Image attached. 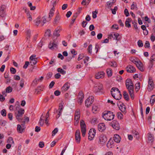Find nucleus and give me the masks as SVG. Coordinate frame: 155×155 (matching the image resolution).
Returning a JSON list of instances; mask_svg holds the SVG:
<instances>
[{
	"mask_svg": "<svg viewBox=\"0 0 155 155\" xmlns=\"http://www.w3.org/2000/svg\"><path fill=\"white\" fill-rule=\"evenodd\" d=\"M126 86L131 99L133 100L134 98V84L130 79L127 78L126 80Z\"/></svg>",
	"mask_w": 155,
	"mask_h": 155,
	"instance_id": "f257e3e1",
	"label": "nucleus"
},
{
	"mask_svg": "<svg viewBox=\"0 0 155 155\" xmlns=\"http://www.w3.org/2000/svg\"><path fill=\"white\" fill-rule=\"evenodd\" d=\"M110 93L112 96L116 100H119L122 97L121 92L119 89L116 87H113L111 89Z\"/></svg>",
	"mask_w": 155,
	"mask_h": 155,
	"instance_id": "f03ea898",
	"label": "nucleus"
},
{
	"mask_svg": "<svg viewBox=\"0 0 155 155\" xmlns=\"http://www.w3.org/2000/svg\"><path fill=\"white\" fill-rule=\"evenodd\" d=\"M114 114L110 111H105L102 114V117L106 120L110 121L113 120L114 117Z\"/></svg>",
	"mask_w": 155,
	"mask_h": 155,
	"instance_id": "7ed1b4c3",
	"label": "nucleus"
},
{
	"mask_svg": "<svg viewBox=\"0 0 155 155\" xmlns=\"http://www.w3.org/2000/svg\"><path fill=\"white\" fill-rule=\"evenodd\" d=\"M54 8L53 7L50 11V12L49 13V17L46 19V16H44L42 18L41 21H42L43 24L42 25H43L44 24H45L46 22H48L50 21L54 14Z\"/></svg>",
	"mask_w": 155,
	"mask_h": 155,
	"instance_id": "20e7f679",
	"label": "nucleus"
},
{
	"mask_svg": "<svg viewBox=\"0 0 155 155\" xmlns=\"http://www.w3.org/2000/svg\"><path fill=\"white\" fill-rule=\"evenodd\" d=\"M25 112L24 110L21 108H20L19 110L18 111V114L15 115V117L16 119L19 122L22 121V119L20 118L22 116L23 114H24Z\"/></svg>",
	"mask_w": 155,
	"mask_h": 155,
	"instance_id": "39448f33",
	"label": "nucleus"
},
{
	"mask_svg": "<svg viewBox=\"0 0 155 155\" xmlns=\"http://www.w3.org/2000/svg\"><path fill=\"white\" fill-rule=\"evenodd\" d=\"M103 90V85L101 83H99L97 84H95L94 87V91L96 93L98 92H101L103 93L102 90Z\"/></svg>",
	"mask_w": 155,
	"mask_h": 155,
	"instance_id": "423d86ee",
	"label": "nucleus"
},
{
	"mask_svg": "<svg viewBox=\"0 0 155 155\" xmlns=\"http://www.w3.org/2000/svg\"><path fill=\"white\" fill-rule=\"evenodd\" d=\"M94 100V98L93 96H90L85 101V106L87 107H89L93 102Z\"/></svg>",
	"mask_w": 155,
	"mask_h": 155,
	"instance_id": "0eeeda50",
	"label": "nucleus"
},
{
	"mask_svg": "<svg viewBox=\"0 0 155 155\" xmlns=\"http://www.w3.org/2000/svg\"><path fill=\"white\" fill-rule=\"evenodd\" d=\"M148 83V85L147 89L148 91L150 92L153 90L154 87L152 78L150 77H149Z\"/></svg>",
	"mask_w": 155,
	"mask_h": 155,
	"instance_id": "6e6552de",
	"label": "nucleus"
},
{
	"mask_svg": "<svg viewBox=\"0 0 155 155\" xmlns=\"http://www.w3.org/2000/svg\"><path fill=\"white\" fill-rule=\"evenodd\" d=\"M58 42L57 38L53 40L52 42H50L49 44L48 47L50 49L53 50L55 48H57Z\"/></svg>",
	"mask_w": 155,
	"mask_h": 155,
	"instance_id": "1a4fd4ad",
	"label": "nucleus"
},
{
	"mask_svg": "<svg viewBox=\"0 0 155 155\" xmlns=\"http://www.w3.org/2000/svg\"><path fill=\"white\" fill-rule=\"evenodd\" d=\"M107 141V138L106 135L103 134H101L99 137L98 143L103 144Z\"/></svg>",
	"mask_w": 155,
	"mask_h": 155,
	"instance_id": "9d476101",
	"label": "nucleus"
},
{
	"mask_svg": "<svg viewBox=\"0 0 155 155\" xmlns=\"http://www.w3.org/2000/svg\"><path fill=\"white\" fill-rule=\"evenodd\" d=\"M75 139L76 142L77 143H79L81 140V136L80 130H76L75 133Z\"/></svg>",
	"mask_w": 155,
	"mask_h": 155,
	"instance_id": "9b49d317",
	"label": "nucleus"
},
{
	"mask_svg": "<svg viewBox=\"0 0 155 155\" xmlns=\"http://www.w3.org/2000/svg\"><path fill=\"white\" fill-rule=\"evenodd\" d=\"M80 127L81 132H86V126L84 120H81L80 122Z\"/></svg>",
	"mask_w": 155,
	"mask_h": 155,
	"instance_id": "f8f14e48",
	"label": "nucleus"
},
{
	"mask_svg": "<svg viewBox=\"0 0 155 155\" xmlns=\"http://www.w3.org/2000/svg\"><path fill=\"white\" fill-rule=\"evenodd\" d=\"M126 70L127 72L130 73H133L135 72L136 69L132 66L129 65L126 67Z\"/></svg>",
	"mask_w": 155,
	"mask_h": 155,
	"instance_id": "ddd939ff",
	"label": "nucleus"
},
{
	"mask_svg": "<svg viewBox=\"0 0 155 155\" xmlns=\"http://www.w3.org/2000/svg\"><path fill=\"white\" fill-rule=\"evenodd\" d=\"M61 30L62 29L60 27H58L55 29L53 34V35L56 36L57 37L59 36H60L59 33Z\"/></svg>",
	"mask_w": 155,
	"mask_h": 155,
	"instance_id": "4468645a",
	"label": "nucleus"
},
{
	"mask_svg": "<svg viewBox=\"0 0 155 155\" xmlns=\"http://www.w3.org/2000/svg\"><path fill=\"white\" fill-rule=\"evenodd\" d=\"M98 129V130L101 132H102L104 130L106 127L105 124L104 123H100L97 126Z\"/></svg>",
	"mask_w": 155,
	"mask_h": 155,
	"instance_id": "2eb2a0df",
	"label": "nucleus"
},
{
	"mask_svg": "<svg viewBox=\"0 0 155 155\" xmlns=\"http://www.w3.org/2000/svg\"><path fill=\"white\" fill-rule=\"evenodd\" d=\"M78 97L79 100V102L80 103V104L81 105L83 101L84 97V94L82 91H81L79 92Z\"/></svg>",
	"mask_w": 155,
	"mask_h": 155,
	"instance_id": "dca6fc26",
	"label": "nucleus"
},
{
	"mask_svg": "<svg viewBox=\"0 0 155 155\" xmlns=\"http://www.w3.org/2000/svg\"><path fill=\"white\" fill-rule=\"evenodd\" d=\"M104 74L103 71L98 72L96 74V78L97 79L102 78L104 77Z\"/></svg>",
	"mask_w": 155,
	"mask_h": 155,
	"instance_id": "f3484780",
	"label": "nucleus"
},
{
	"mask_svg": "<svg viewBox=\"0 0 155 155\" xmlns=\"http://www.w3.org/2000/svg\"><path fill=\"white\" fill-rule=\"evenodd\" d=\"M51 30L49 29H47L45 32L44 37H43L42 39H47V38L50 37L51 36Z\"/></svg>",
	"mask_w": 155,
	"mask_h": 155,
	"instance_id": "a211bd4d",
	"label": "nucleus"
},
{
	"mask_svg": "<svg viewBox=\"0 0 155 155\" xmlns=\"http://www.w3.org/2000/svg\"><path fill=\"white\" fill-rule=\"evenodd\" d=\"M147 136L148 141V143H152L153 142L154 140L153 135L150 133H148L147 134Z\"/></svg>",
	"mask_w": 155,
	"mask_h": 155,
	"instance_id": "6ab92c4d",
	"label": "nucleus"
},
{
	"mask_svg": "<svg viewBox=\"0 0 155 155\" xmlns=\"http://www.w3.org/2000/svg\"><path fill=\"white\" fill-rule=\"evenodd\" d=\"M5 5H2L0 7V15L1 17H3L5 16Z\"/></svg>",
	"mask_w": 155,
	"mask_h": 155,
	"instance_id": "aec40b11",
	"label": "nucleus"
},
{
	"mask_svg": "<svg viewBox=\"0 0 155 155\" xmlns=\"http://www.w3.org/2000/svg\"><path fill=\"white\" fill-rule=\"evenodd\" d=\"M92 130L91 129H90L88 133V139L90 140H92L95 135L92 133Z\"/></svg>",
	"mask_w": 155,
	"mask_h": 155,
	"instance_id": "412c9836",
	"label": "nucleus"
},
{
	"mask_svg": "<svg viewBox=\"0 0 155 155\" xmlns=\"http://www.w3.org/2000/svg\"><path fill=\"white\" fill-rule=\"evenodd\" d=\"M121 138L119 135L116 134L114 135V141L117 143H119L120 141Z\"/></svg>",
	"mask_w": 155,
	"mask_h": 155,
	"instance_id": "4be33fe9",
	"label": "nucleus"
},
{
	"mask_svg": "<svg viewBox=\"0 0 155 155\" xmlns=\"http://www.w3.org/2000/svg\"><path fill=\"white\" fill-rule=\"evenodd\" d=\"M131 20V19L130 18H127L125 21V24L126 27L129 28L131 27V25L130 23Z\"/></svg>",
	"mask_w": 155,
	"mask_h": 155,
	"instance_id": "5701e85b",
	"label": "nucleus"
},
{
	"mask_svg": "<svg viewBox=\"0 0 155 155\" xmlns=\"http://www.w3.org/2000/svg\"><path fill=\"white\" fill-rule=\"evenodd\" d=\"M136 65L137 68L141 71L143 70L142 63L140 61H138Z\"/></svg>",
	"mask_w": 155,
	"mask_h": 155,
	"instance_id": "b1692460",
	"label": "nucleus"
},
{
	"mask_svg": "<svg viewBox=\"0 0 155 155\" xmlns=\"http://www.w3.org/2000/svg\"><path fill=\"white\" fill-rule=\"evenodd\" d=\"M106 73L108 77H111L112 75V70L110 68H107L106 70Z\"/></svg>",
	"mask_w": 155,
	"mask_h": 155,
	"instance_id": "393cba45",
	"label": "nucleus"
},
{
	"mask_svg": "<svg viewBox=\"0 0 155 155\" xmlns=\"http://www.w3.org/2000/svg\"><path fill=\"white\" fill-rule=\"evenodd\" d=\"M119 109L123 113L125 114L126 113V107L124 104L119 106Z\"/></svg>",
	"mask_w": 155,
	"mask_h": 155,
	"instance_id": "a878e982",
	"label": "nucleus"
},
{
	"mask_svg": "<svg viewBox=\"0 0 155 155\" xmlns=\"http://www.w3.org/2000/svg\"><path fill=\"white\" fill-rule=\"evenodd\" d=\"M123 95L124 99L127 101L129 100V97L128 93L126 91H124L123 93Z\"/></svg>",
	"mask_w": 155,
	"mask_h": 155,
	"instance_id": "bb28decb",
	"label": "nucleus"
},
{
	"mask_svg": "<svg viewBox=\"0 0 155 155\" xmlns=\"http://www.w3.org/2000/svg\"><path fill=\"white\" fill-rule=\"evenodd\" d=\"M69 87V86L68 85V84L65 83L64 84L62 88V89L66 91L68 90Z\"/></svg>",
	"mask_w": 155,
	"mask_h": 155,
	"instance_id": "cd10ccee",
	"label": "nucleus"
},
{
	"mask_svg": "<svg viewBox=\"0 0 155 155\" xmlns=\"http://www.w3.org/2000/svg\"><path fill=\"white\" fill-rule=\"evenodd\" d=\"M17 130L18 132L19 133H22L24 129L22 128L21 125L20 124L17 125Z\"/></svg>",
	"mask_w": 155,
	"mask_h": 155,
	"instance_id": "c85d7f7f",
	"label": "nucleus"
},
{
	"mask_svg": "<svg viewBox=\"0 0 155 155\" xmlns=\"http://www.w3.org/2000/svg\"><path fill=\"white\" fill-rule=\"evenodd\" d=\"M41 18L38 16L36 19V22H35V25L38 26L39 24L41 22V21L40 20Z\"/></svg>",
	"mask_w": 155,
	"mask_h": 155,
	"instance_id": "c756f323",
	"label": "nucleus"
},
{
	"mask_svg": "<svg viewBox=\"0 0 155 155\" xmlns=\"http://www.w3.org/2000/svg\"><path fill=\"white\" fill-rule=\"evenodd\" d=\"M37 58H35V59L31 60V61L30 62V63L31 65L32 66L36 64L37 62Z\"/></svg>",
	"mask_w": 155,
	"mask_h": 155,
	"instance_id": "7c9ffc66",
	"label": "nucleus"
},
{
	"mask_svg": "<svg viewBox=\"0 0 155 155\" xmlns=\"http://www.w3.org/2000/svg\"><path fill=\"white\" fill-rule=\"evenodd\" d=\"M57 71L58 72H60L62 74H64L66 73V71L63 70L61 68H58L57 69Z\"/></svg>",
	"mask_w": 155,
	"mask_h": 155,
	"instance_id": "2f4dec72",
	"label": "nucleus"
},
{
	"mask_svg": "<svg viewBox=\"0 0 155 155\" xmlns=\"http://www.w3.org/2000/svg\"><path fill=\"white\" fill-rule=\"evenodd\" d=\"M98 109L97 106L96 105H93L92 107V111L94 113H96Z\"/></svg>",
	"mask_w": 155,
	"mask_h": 155,
	"instance_id": "473e14b6",
	"label": "nucleus"
},
{
	"mask_svg": "<svg viewBox=\"0 0 155 155\" xmlns=\"http://www.w3.org/2000/svg\"><path fill=\"white\" fill-rule=\"evenodd\" d=\"M4 137V135L3 134H0V145L3 146V139Z\"/></svg>",
	"mask_w": 155,
	"mask_h": 155,
	"instance_id": "72a5a7b5",
	"label": "nucleus"
},
{
	"mask_svg": "<svg viewBox=\"0 0 155 155\" xmlns=\"http://www.w3.org/2000/svg\"><path fill=\"white\" fill-rule=\"evenodd\" d=\"M43 88L44 86L43 85L38 86L36 90L37 91V93H38L41 91H42Z\"/></svg>",
	"mask_w": 155,
	"mask_h": 155,
	"instance_id": "f704fd0d",
	"label": "nucleus"
},
{
	"mask_svg": "<svg viewBox=\"0 0 155 155\" xmlns=\"http://www.w3.org/2000/svg\"><path fill=\"white\" fill-rule=\"evenodd\" d=\"M119 36V34L118 33H114V36L113 38L114 39L118 41H119V39L118 38V37Z\"/></svg>",
	"mask_w": 155,
	"mask_h": 155,
	"instance_id": "c9c22d12",
	"label": "nucleus"
},
{
	"mask_svg": "<svg viewBox=\"0 0 155 155\" xmlns=\"http://www.w3.org/2000/svg\"><path fill=\"white\" fill-rule=\"evenodd\" d=\"M6 123L7 122L5 120H0V125L2 126L3 127L5 126Z\"/></svg>",
	"mask_w": 155,
	"mask_h": 155,
	"instance_id": "e433bc0d",
	"label": "nucleus"
},
{
	"mask_svg": "<svg viewBox=\"0 0 155 155\" xmlns=\"http://www.w3.org/2000/svg\"><path fill=\"white\" fill-rule=\"evenodd\" d=\"M112 127L116 130H118L120 129V127L119 124H116L115 125H113Z\"/></svg>",
	"mask_w": 155,
	"mask_h": 155,
	"instance_id": "4c0bfd02",
	"label": "nucleus"
},
{
	"mask_svg": "<svg viewBox=\"0 0 155 155\" xmlns=\"http://www.w3.org/2000/svg\"><path fill=\"white\" fill-rule=\"evenodd\" d=\"M44 120L43 119L42 117L41 116V117L38 124L41 126H43L44 124Z\"/></svg>",
	"mask_w": 155,
	"mask_h": 155,
	"instance_id": "58836bf2",
	"label": "nucleus"
},
{
	"mask_svg": "<svg viewBox=\"0 0 155 155\" xmlns=\"http://www.w3.org/2000/svg\"><path fill=\"white\" fill-rule=\"evenodd\" d=\"M5 90L7 93H9L12 91V89L11 86H9L6 87Z\"/></svg>",
	"mask_w": 155,
	"mask_h": 155,
	"instance_id": "ea45409f",
	"label": "nucleus"
},
{
	"mask_svg": "<svg viewBox=\"0 0 155 155\" xmlns=\"http://www.w3.org/2000/svg\"><path fill=\"white\" fill-rule=\"evenodd\" d=\"M97 119L96 118H93L91 120V123L93 124H95L97 123Z\"/></svg>",
	"mask_w": 155,
	"mask_h": 155,
	"instance_id": "a19ab883",
	"label": "nucleus"
},
{
	"mask_svg": "<svg viewBox=\"0 0 155 155\" xmlns=\"http://www.w3.org/2000/svg\"><path fill=\"white\" fill-rule=\"evenodd\" d=\"M92 45L91 44L87 48V51L88 53L90 54H91L92 53Z\"/></svg>",
	"mask_w": 155,
	"mask_h": 155,
	"instance_id": "79ce46f5",
	"label": "nucleus"
},
{
	"mask_svg": "<svg viewBox=\"0 0 155 155\" xmlns=\"http://www.w3.org/2000/svg\"><path fill=\"white\" fill-rule=\"evenodd\" d=\"M117 10V6H115L114 7V9H113L112 8L110 9V10L112 11V13L114 15H115L116 14V11Z\"/></svg>",
	"mask_w": 155,
	"mask_h": 155,
	"instance_id": "37998d69",
	"label": "nucleus"
},
{
	"mask_svg": "<svg viewBox=\"0 0 155 155\" xmlns=\"http://www.w3.org/2000/svg\"><path fill=\"white\" fill-rule=\"evenodd\" d=\"M117 117L118 119H121L123 118V115L120 112H118L117 114Z\"/></svg>",
	"mask_w": 155,
	"mask_h": 155,
	"instance_id": "c03bdc74",
	"label": "nucleus"
},
{
	"mask_svg": "<svg viewBox=\"0 0 155 155\" xmlns=\"http://www.w3.org/2000/svg\"><path fill=\"white\" fill-rule=\"evenodd\" d=\"M81 113L79 109H77L75 111L74 116H80Z\"/></svg>",
	"mask_w": 155,
	"mask_h": 155,
	"instance_id": "a18cd8bd",
	"label": "nucleus"
},
{
	"mask_svg": "<svg viewBox=\"0 0 155 155\" xmlns=\"http://www.w3.org/2000/svg\"><path fill=\"white\" fill-rule=\"evenodd\" d=\"M1 115L3 117L6 116V110L5 109H3L1 111Z\"/></svg>",
	"mask_w": 155,
	"mask_h": 155,
	"instance_id": "49530a36",
	"label": "nucleus"
},
{
	"mask_svg": "<svg viewBox=\"0 0 155 155\" xmlns=\"http://www.w3.org/2000/svg\"><path fill=\"white\" fill-rule=\"evenodd\" d=\"M98 13V11L95 10L94 12H93L92 17L93 18H95L97 17V14Z\"/></svg>",
	"mask_w": 155,
	"mask_h": 155,
	"instance_id": "de8ad7c7",
	"label": "nucleus"
},
{
	"mask_svg": "<svg viewBox=\"0 0 155 155\" xmlns=\"http://www.w3.org/2000/svg\"><path fill=\"white\" fill-rule=\"evenodd\" d=\"M31 31L30 30H28L26 31V35L27 36V39L30 38L31 37Z\"/></svg>",
	"mask_w": 155,
	"mask_h": 155,
	"instance_id": "09e8293b",
	"label": "nucleus"
},
{
	"mask_svg": "<svg viewBox=\"0 0 155 155\" xmlns=\"http://www.w3.org/2000/svg\"><path fill=\"white\" fill-rule=\"evenodd\" d=\"M10 71L11 73L13 74H15L16 71V69L13 67L10 68Z\"/></svg>",
	"mask_w": 155,
	"mask_h": 155,
	"instance_id": "8fccbe9b",
	"label": "nucleus"
},
{
	"mask_svg": "<svg viewBox=\"0 0 155 155\" xmlns=\"http://www.w3.org/2000/svg\"><path fill=\"white\" fill-rule=\"evenodd\" d=\"M60 19L59 16L58 14L55 17L54 20V21L55 23H56L58 22V21Z\"/></svg>",
	"mask_w": 155,
	"mask_h": 155,
	"instance_id": "3c124183",
	"label": "nucleus"
},
{
	"mask_svg": "<svg viewBox=\"0 0 155 155\" xmlns=\"http://www.w3.org/2000/svg\"><path fill=\"white\" fill-rule=\"evenodd\" d=\"M27 16L29 21H31L32 20L31 15V14L30 12H28L27 13Z\"/></svg>",
	"mask_w": 155,
	"mask_h": 155,
	"instance_id": "603ef678",
	"label": "nucleus"
},
{
	"mask_svg": "<svg viewBox=\"0 0 155 155\" xmlns=\"http://www.w3.org/2000/svg\"><path fill=\"white\" fill-rule=\"evenodd\" d=\"M137 45L139 47H142L143 45L142 41L141 40H139L137 42Z\"/></svg>",
	"mask_w": 155,
	"mask_h": 155,
	"instance_id": "864d4df0",
	"label": "nucleus"
},
{
	"mask_svg": "<svg viewBox=\"0 0 155 155\" xmlns=\"http://www.w3.org/2000/svg\"><path fill=\"white\" fill-rule=\"evenodd\" d=\"M58 129L57 128H55L52 132V136H54L55 135V134L57 133L58 132Z\"/></svg>",
	"mask_w": 155,
	"mask_h": 155,
	"instance_id": "5fc2aeb1",
	"label": "nucleus"
},
{
	"mask_svg": "<svg viewBox=\"0 0 155 155\" xmlns=\"http://www.w3.org/2000/svg\"><path fill=\"white\" fill-rule=\"evenodd\" d=\"M155 101V95H152L151 96V99L150 100V102H151V104H153Z\"/></svg>",
	"mask_w": 155,
	"mask_h": 155,
	"instance_id": "6e6d98bb",
	"label": "nucleus"
},
{
	"mask_svg": "<svg viewBox=\"0 0 155 155\" xmlns=\"http://www.w3.org/2000/svg\"><path fill=\"white\" fill-rule=\"evenodd\" d=\"M24 80L23 78L21 79L20 82V86L21 87H23L24 86Z\"/></svg>",
	"mask_w": 155,
	"mask_h": 155,
	"instance_id": "4d7b16f0",
	"label": "nucleus"
},
{
	"mask_svg": "<svg viewBox=\"0 0 155 155\" xmlns=\"http://www.w3.org/2000/svg\"><path fill=\"white\" fill-rule=\"evenodd\" d=\"M52 75V72H49L47 74L46 78L47 79L50 78Z\"/></svg>",
	"mask_w": 155,
	"mask_h": 155,
	"instance_id": "13d9d810",
	"label": "nucleus"
},
{
	"mask_svg": "<svg viewBox=\"0 0 155 155\" xmlns=\"http://www.w3.org/2000/svg\"><path fill=\"white\" fill-rule=\"evenodd\" d=\"M7 142L11 143H14V141L12 138L11 137H8Z\"/></svg>",
	"mask_w": 155,
	"mask_h": 155,
	"instance_id": "bf43d9fd",
	"label": "nucleus"
},
{
	"mask_svg": "<svg viewBox=\"0 0 155 155\" xmlns=\"http://www.w3.org/2000/svg\"><path fill=\"white\" fill-rule=\"evenodd\" d=\"M111 66L112 67H116L117 66V64L115 62H111L110 64Z\"/></svg>",
	"mask_w": 155,
	"mask_h": 155,
	"instance_id": "052dcab7",
	"label": "nucleus"
},
{
	"mask_svg": "<svg viewBox=\"0 0 155 155\" xmlns=\"http://www.w3.org/2000/svg\"><path fill=\"white\" fill-rule=\"evenodd\" d=\"M149 66L148 67V68L149 69V70H150L152 68L153 65V62L152 61H150V63L149 64Z\"/></svg>",
	"mask_w": 155,
	"mask_h": 155,
	"instance_id": "680f3d73",
	"label": "nucleus"
},
{
	"mask_svg": "<svg viewBox=\"0 0 155 155\" xmlns=\"http://www.w3.org/2000/svg\"><path fill=\"white\" fill-rule=\"evenodd\" d=\"M124 13L126 17H128L130 14L127 9L125 8L124 10Z\"/></svg>",
	"mask_w": 155,
	"mask_h": 155,
	"instance_id": "e2e57ef3",
	"label": "nucleus"
},
{
	"mask_svg": "<svg viewBox=\"0 0 155 155\" xmlns=\"http://www.w3.org/2000/svg\"><path fill=\"white\" fill-rule=\"evenodd\" d=\"M29 64V62L28 61H26L25 64L23 66V68L24 69H26L27 68Z\"/></svg>",
	"mask_w": 155,
	"mask_h": 155,
	"instance_id": "0e129e2a",
	"label": "nucleus"
},
{
	"mask_svg": "<svg viewBox=\"0 0 155 155\" xmlns=\"http://www.w3.org/2000/svg\"><path fill=\"white\" fill-rule=\"evenodd\" d=\"M71 52L73 55L72 56V57L74 58V56L76 55L77 54V52L75 51L74 49H73L71 51Z\"/></svg>",
	"mask_w": 155,
	"mask_h": 155,
	"instance_id": "69168bd1",
	"label": "nucleus"
},
{
	"mask_svg": "<svg viewBox=\"0 0 155 155\" xmlns=\"http://www.w3.org/2000/svg\"><path fill=\"white\" fill-rule=\"evenodd\" d=\"M100 48L99 45L98 44H96L95 45V49L96 50V53H97L99 50V49Z\"/></svg>",
	"mask_w": 155,
	"mask_h": 155,
	"instance_id": "338daca9",
	"label": "nucleus"
},
{
	"mask_svg": "<svg viewBox=\"0 0 155 155\" xmlns=\"http://www.w3.org/2000/svg\"><path fill=\"white\" fill-rule=\"evenodd\" d=\"M55 84V82L53 81H51V83L50 84L49 86V88L51 89L53 87L54 85Z\"/></svg>",
	"mask_w": 155,
	"mask_h": 155,
	"instance_id": "774afa93",
	"label": "nucleus"
}]
</instances>
